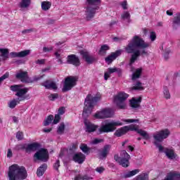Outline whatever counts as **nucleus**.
Instances as JSON below:
<instances>
[{
    "instance_id": "nucleus-1",
    "label": "nucleus",
    "mask_w": 180,
    "mask_h": 180,
    "mask_svg": "<svg viewBox=\"0 0 180 180\" xmlns=\"http://www.w3.org/2000/svg\"><path fill=\"white\" fill-rule=\"evenodd\" d=\"M149 46L150 44L144 41V39L140 36H134L124 48L126 53L132 54L129 60V65L134 64L140 56L147 54V51L144 49Z\"/></svg>"
},
{
    "instance_id": "nucleus-2",
    "label": "nucleus",
    "mask_w": 180,
    "mask_h": 180,
    "mask_svg": "<svg viewBox=\"0 0 180 180\" xmlns=\"http://www.w3.org/2000/svg\"><path fill=\"white\" fill-rule=\"evenodd\" d=\"M171 134V132L169 129H165L159 131H156L153 134V139L155 140L154 144L158 148L160 153H164L166 154L169 160H175L176 158V154L172 149L165 148L160 143H162L165 139H168V136Z\"/></svg>"
},
{
    "instance_id": "nucleus-3",
    "label": "nucleus",
    "mask_w": 180,
    "mask_h": 180,
    "mask_svg": "<svg viewBox=\"0 0 180 180\" xmlns=\"http://www.w3.org/2000/svg\"><path fill=\"white\" fill-rule=\"evenodd\" d=\"M26 169L18 165H13L9 167V180H22L26 179Z\"/></svg>"
},
{
    "instance_id": "nucleus-4",
    "label": "nucleus",
    "mask_w": 180,
    "mask_h": 180,
    "mask_svg": "<svg viewBox=\"0 0 180 180\" xmlns=\"http://www.w3.org/2000/svg\"><path fill=\"white\" fill-rule=\"evenodd\" d=\"M101 101V94H97L96 96H92V95H87L84 101V108L83 111V116L86 117L92 113V109L94 106L96 104V102Z\"/></svg>"
},
{
    "instance_id": "nucleus-5",
    "label": "nucleus",
    "mask_w": 180,
    "mask_h": 180,
    "mask_svg": "<svg viewBox=\"0 0 180 180\" xmlns=\"http://www.w3.org/2000/svg\"><path fill=\"white\" fill-rule=\"evenodd\" d=\"M99 4H101V0H86L85 13L87 20L92 19L96 11H99Z\"/></svg>"
},
{
    "instance_id": "nucleus-6",
    "label": "nucleus",
    "mask_w": 180,
    "mask_h": 180,
    "mask_svg": "<svg viewBox=\"0 0 180 180\" xmlns=\"http://www.w3.org/2000/svg\"><path fill=\"white\" fill-rule=\"evenodd\" d=\"M130 155L126 150L120 152V157H119V155H114V160L124 168H127L130 165Z\"/></svg>"
},
{
    "instance_id": "nucleus-7",
    "label": "nucleus",
    "mask_w": 180,
    "mask_h": 180,
    "mask_svg": "<svg viewBox=\"0 0 180 180\" xmlns=\"http://www.w3.org/2000/svg\"><path fill=\"white\" fill-rule=\"evenodd\" d=\"M123 123L117 121H112L108 123H102L101 127L98 129V131L100 134L101 133H110L112 131H115L116 130V127L122 126Z\"/></svg>"
},
{
    "instance_id": "nucleus-8",
    "label": "nucleus",
    "mask_w": 180,
    "mask_h": 180,
    "mask_svg": "<svg viewBox=\"0 0 180 180\" xmlns=\"http://www.w3.org/2000/svg\"><path fill=\"white\" fill-rule=\"evenodd\" d=\"M129 98V94L121 92L114 97V103L119 109H126V100Z\"/></svg>"
},
{
    "instance_id": "nucleus-9",
    "label": "nucleus",
    "mask_w": 180,
    "mask_h": 180,
    "mask_svg": "<svg viewBox=\"0 0 180 180\" xmlns=\"http://www.w3.org/2000/svg\"><path fill=\"white\" fill-rule=\"evenodd\" d=\"M77 85V77H68L65 79V83L63 88V92H67V91H71L74 86Z\"/></svg>"
},
{
    "instance_id": "nucleus-10",
    "label": "nucleus",
    "mask_w": 180,
    "mask_h": 180,
    "mask_svg": "<svg viewBox=\"0 0 180 180\" xmlns=\"http://www.w3.org/2000/svg\"><path fill=\"white\" fill-rule=\"evenodd\" d=\"M125 127H127V131L129 130L131 131H137L139 134L142 136L145 140H148L150 139V135L147 133V131L143 130V129H139V125L136 124H131L129 126H125Z\"/></svg>"
},
{
    "instance_id": "nucleus-11",
    "label": "nucleus",
    "mask_w": 180,
    "mask_h": 180,
    "mask_svg": "<svg viewBox=\"0 0 180 180\" xmlns=\"http://www.w3.org/2000/svg\"><path fill=\"white\" fill-rule=\"evenodd\" d=\"M112 116H113V114H112V110L109 108L103 109L94 115L96 119H106L108 117H112Z\"/></svg>"
},
{
    "instance_id": "nucleus-12",
    "label": "nucleus",
    "mask_w": 180,
    "mask_h": 180,
    "mask_svg": "<svg viewBox=\"0 0 180 180\" xmlns=\"http://www.w3.org/2000/svg\"><path fill=\"white\" fill-rule=\"evenodd\" d=\"M34 158H36L39 161H43L44 162H46L47 160H49V153H47V150H39L34 155Z\"/></svg>"
},
{
    "instance_id": "nucleus-13",
    "label": "nucleus",
    "mask_w": 180,
    "mask_h": 180,
    "mask_svg": "<svg viewBox=\"0 0 180 180\" xmlns=\"http://www.w3.org/2000/svg\"><path fill=\"white\" fill-rule=\"evenodd\" d=\"M80 54L83 60H84L87 64H93V63L96 61V58H95L94 56L88 51H80Z\"/></svg>"
},
{
    "instance_id": "nucleus-14",
    "label": "nucleus",
    "mask_w": 180,
    "mask_h": 180,
    "mask_svg": "<svg viewBox=\"0 0 180 180\" xmlns=\"http://www.w3.org/2000/svg\"><path fill=\"white\" fill-rule=\"evenodd\" d=\"M67 63L68 64H72V65H75V67H79L81 65L79 58L75 54L68 56Z\"/></svg>"
},
{
    "instance_id": "nucleus-15",
    "label": "nucleus",
    "mask_w": 180,
    "mask_h": 180,
    "mask_svg": "<svg viewBox=\"0 0 180 180\" xmlns=\"http://www.w3.org/2000/svg\"><path fill=\"white\" fill-rule=\"evenodd\" d=\"M29 91V89L24 88L22 89V87L19 89L18 92L15 94L16 96H18L19 100L22 102V101H25V99H30V96L26 95L27 94V91ZM26 95V96H25Z\"/></svg>"
},
{
    "instance_id": "nucleus-16",
    "label": "nucleus",
    "mask_w": 180,
    "mask_h": 180,
    "mask_svg": "<svg viewBox=\"0 0 180 180\" xmlns=\"http://www.w3.org/2000/svg\"><path fill=\"white\" fill-rule=\"evenodd\" d=\"M120 54H122V50L117 51L115 53H111L110 56H108L105 58V63L107 64H112V62L114 60H116V58H117Z\"/></svg>"
},
{
    "instance_id": "nucleus-17",
    "label": "nucleus",
    "mask_w": 180,
    "mask_h": 180,
    "mask_svg": "<svg viewBox=\"0 0 180 180\" xmlns=\"http://www.w3.org/2000/svg\"><path fill=\"white\" fill-rule=\"evenodd\" d=\"M29 54H30V50H25L20 52L10 53V56L11 58H16V57L23 58V57H26L27 56H29Z\"/></svg>"
},
{
    "instance_id": "nucleus-18",
    "label": "nucleus",
    "mask_w": 180,
    "mask_h": 180,
    "mask_svg": "<svg viewBox=\"0 0 180 180\" xmlns=\"http://www.w3.org/2000/svg\"><path fill=\"white\" fill-rule=\"evenodd\" d=\"M40 148V144L37 143H32L30 144H26L25 146V153H32L36 151Z\"/></svg>"
},
{
    "instance_id": "nucleus-19",
    "label": "nucleus",
    "mask_w": 180,
    "mask_h": 180,
    "mask_svg": "<svg viewBox=\"0 0 180 180\" xmlns=\"http://www.w3.org/2000/svg\"><path fill=\"white\" fill-rule=\"evenodd\" d=\"M15 78L20 79L21 82H27L29 76L27 75V72L20 70L16 73Z\"/></svg>"
},
{
    "instance_id": "nucleus-20",
    "label": "nucleus",
    "mask_w": 180,
    "mask_h": 180,
    "mask_svg": "<svg viewBox=\"0 0 180 180\" xmlns=\"http://www.w3.org/2000/svg\"><path fill=\"white\" fill-rule=\"evenodd\" d=\"M84 125L86 127V131H87L88 133H92V132L95 131V130H96V129H98L97 125L92 124L91 122H90L88 120L84 121Z\"/></svg>"
},
{
    "instance_id": "nucleus-21",
    "label": "nucleus",
    "mask_w": 180,
    "mask_h": 180,
    "mask_svg": "<svg viewBox=\"0 0 180 180\" xmlns=\"http://www.w3.org/2000/svg\"><path fill=\"white\" fill-rule=\"evenodd\" d=\"M46 89H57V84L51 80H46L41 84Z\"/></svg>"
},
{
    "instance_id": "nucleus-22",
    "label": "nucleus",
    "mask_w": 180,
    "mask_h": 180,
    "mask_svg": "<svg viewBox=\"0 0 180 180\" xmlns=\"http://www.w3.org/2000/svg\"><path fill=\"white\" fill-rule=\"evenodd\" d=\"M120 69L117 68H109L107 70V72L104 73V79L105 81H108V78L110 77V74H113V72H119Z\"/></svg>"
},
{
    "instance_id": "nucleus-23",
    "label": "nucleus",
    "mask_w": 180,
    "mask_h": 180,
    "mask_svg": "<svg viewBox=\"0 0 180 180\" xmlns=\"http://www.w3.org/2000/svg\"><path fill=\"white\" fill-rule=\"evenodd\" d=\"M73 160L75 162H77V164H82L85 161V155L81 153H76L73 156Z\"/></svg>"
},
{
    "instance_id": "nucleus-24",
    "label": "nucleus",
    "mask_w": 180,
    "mask_h": 180,
    "mask_svg": "<svg viewBox=\"0 0 180 180\" xmlns=\"http://www.w3.org/2000/svg\"><path fill=\"white\" fill-rule=\"evenodd\" d=\"M111 148L112 147L110 146V145H105L100 153L101 157H103V158H106V157L109 155V153L110 152Z\"/></svg>"
},
{
    "instance_id": "nucleus-25",
    "label": "nucleus",
    "mask_w": 180,
    "mask_h": 180,
    "mask_svg": "<svg viewBox=\"0 0 180 180\" xmlns=\"http://www.w3.org/2000/svg\"><path fill=\"white\" fill-rule=\"evenodd\" d=\"M139 172H140V169H135L132 171H129V172H125L123 174V178H131V176H134V175H137V174H139Z\"/></svg>"
},
{
    "instance_id": "nucleus-26",
    "label": "nucleus",
    "mask_w": 180,
    "mask_h": 180,
    "mask_svg": "<svg viewBox=\"0 0 180 180\" xmlns=\"http://www.w3.org/2000/svg\"><path fill=\"white\" fill-rule=\"evenodd\" d=\"M0 57L3 60H8L9 58V49L0 48Z\"/></svg>"
},
{
    "instance_id": "nucleus-27",
    "label": "nucleus",
    "mask_w": 180,
    "mask_h": 180,
    "mask_svg": "<svg viewBox=\"0 0 180 180\" xmlns=\"http://www.w3.org/2000/svg\"><path fill=\"white\" fill-rule=\"evenodd\" d=\"M126 133H127V127L125 126L116 130L115 132V136L117 137H122V136H124V134H126Z\"/></svg>"
},
{
    "instance_id": "nucleus-28",
    "label": "nucleus",
    "mask_w": 180,
    "mask_h": 180,
    "mask_svg": "<svg viewBox=\"0 0 180 180\" xmlns=\"http://www.w3.org/2000/svg\"><path fill=\"white\" fill-rule=\"evenodd\" d=\"M140 103H141V98L139 97L138 98H132L130 101V106L131 108H139L140 106Z\"/></svg>"
},
{
    "instance_id": "nucleus-29",
    "label": "nucleus",
    "mask_w": 180,
    "mask_h": 180,
    "mask_svg": "<svg viewBox=\"0 0 180 180\" xmlns=\"http://www.w3.org/2000/svg\"><path fill=\"white\" fill-rule=\"evenodd\" d=\"M46 169H47V165L44 164L40 166L37 171V176H43L44 172H46Z\"/></svg>"
},
{
    "instance_id": "nucleus-30",
    "label": "nucleus",
    "mask_w": 180,
    "mask_h": 180,
    "mask_svg": "<svg viewBox=\"0 0 180 180\" xmlns=\"http://www.w3.org/2000/svg\"><path fill=\"white\" fill-rule=\"evenodd\" d=\"M110 47H109V46H108L107 44L102 45L98 51L99 56H105L106 51H108V50H110Z\"/></svg>"
},
{
    "instance_id": "nucleus-31",
    "label": "nucleus",
    "mask_w": 180,
    "mask_h": 180,
    "mask_svg": "<svg viewBox=\"0 0 180 180\" xmlns=\"http://www.w3.org/2000/svg\"><path fill=\"white\" fill-rule=\"evenodd\" d=\"M131 89H132V91H144V86H143V83L136 82Z\"/></svg>"
},
{
    "instance_id": "nucleus-32",
    "label": "nucleus",
    "mask_w": 180,
    "mask_h": 180,
    "mask_svg": "<svg viewBox=\"0 0 180 180\" xmlns=\"http://www.w3.org/2000/svg\"><path fill=\"white\" fill-rule=\"evenodd\" d=\"M142 71H143L142 68L136 69L135 72H134L132 75V80L134 81V79H137L140 78Z\"/></svg>"
},
{
    "instance_id": "nucleus-33",
    "label": "nucleus",
    "mask_w": 180,
    "mask_h": 180,
    "mask_svg": "<svg viewBox=\"0 0 180 180\" xmlns=\"http://www.w3.org/2000/svg\"><path fill=\"white\" fill-rule=\"evenodd\" d=\"M20 102L21 101L19 100V98H14L8 103V107L11 109H15V108H16V105H18V103Z\"/></svg>"
},
{
    "instance_id": "nucleus-34",
    "label": "nucleus",
    "mask_w": 180,
    "mask_h": 180,
    "mask_svg": "<svg viewBox=\"0 0 180 180\" xmlns=\"http://www.w3.org/2000/svg\"><path fill=\"white\" fill-rule=\"evenodd\" d=\"M92 177L88 175L77 174L75 176L74 180H91Z\"/></svg>"
},
{
    "instance_id": "nucleus-35",
    "label": "nucleus",
    "mask_w": 180,
    "mask_h": 180,
    "mask_svg": "<svg viewBox=\"0 0 180 180\" xmlns=\"http://www.w3.org/2000/svg\"><path fill=\"white\" fill-rule=\"evenodd\" d=\"M51 8V3L50 1H42L41 9L42 11H49Z\"/></svg>"
},
{
    "instance_id": "nucleus-36",
    "label": "nucleus",
    "mask_w": 180,
    "mask_h": 180,
    "mask_svg": "<svg viewBox=\"0 0 180 180\" xmlns=\"http://www.w3.org/2000/svg\"><path fill=\"white\" fill-rule=\"evenodd\" d=\"M32 0H22L20 3V8H29Z\"/></svg>"
},
{
    "instance_id": "nucleus-37",
    "label": "nucleus",
    "mask_w": 180,
    "mask_h": 180,
    "mask_svg": "<svg viewBox=\"0 0 180 180\" xmlns=\"http://www.w3.org/2000/svg\"><path fill=\"white\" fill-rule=\"evenodd\" d=\"M121 18L123 20H127V22H130V13L129 11H124L122 15Z\"/></svg>"
},
{
    "instance_id": "nucleus-38",
    "label": "nucleus",
    "mask_w": 180,
    "mask_h": 180,
    "mask_svg": "<svg viewBox=\"0 0 180 180\" xmlns=\"http://www.w3.org/2000/svg\"><path fill=\"white\" fill-rule=\"evenodd\" d=\"M54 120V116L49 115L47 117V118L44 121V126H49L51 124V122Z\"/></svg>"
},
{
    "instance_id": "nucleus-39",
    "label": "nucleus",
    "mask_w": 180,
    "mask_h": 180,
    "mask_svg": "<svg viewBox=\"0 0 180 180\" xmlns=\"http://www.w3.org/2000/svg\"><path fill=\"white\" fill-rule=\"evenodd\" d=\"M23 86L20 84H15L10 86L11 91H13V92H19V90L22 88Z\"/></svg>"
},
{
    "instance_id": "nucleus-40",
    "label": "nucleus",
    "mask_w": 180,
    "mask_h": 180,
    "mask_svg": "<svg viewBox=\"0 0 180 180\" xmlns=\"http://www.w3.org/2000/svg\"><path fill=\"white\" fill-rule=\"evenodd\" d=\"M64 130H65V124H64V122H62L59 125L57 132L58 133V134H63L64 133Z\"/></svg>"
},
{
    "instance_id": "nucleus-41",
    "label": "nucleus",
    "mask_w": 180,
    "mask_h": 180,
    "mask_svg": "<svg viewBox=\"0 0 180 180\" xmlns=\"http://www.w3.org/2000/svg\"><path fill=\"white\" fill-rule=\"evenodd\" d=\"M80 149L84 153V154H88V153H89V148L85 143L80 145Z\"/></svg>"
},
{
    "instance_id": "nucleus-42",
    "label": "nucleus",
    "mask_w": 180,
    "mask_h": 180,
    "mask_svg": "<svg viewBox=\"0 0 180 180\" xmlns=\"http://www.w3.org/2000/svg\"><path fill=\"white\" fill-rule=\"evenodd\" d=\"M163 94L166 99H169L171 98V94H169L168 87H164Z\"/></svg>"
},
{
    "instance_id": "nucleus-43",
    "label": "nucleus",
    "mask_w": 180,
    "mask_h": 180,
    "mask_svg": "<svg viewBox=\"0 0 180 180\" xmlns=\"http://www.w3.org/2000/svg\"><path fill=\"white\" fill-rule=\"evenodd\" d=\"M55 56L58 60V63L59 64H63V58L61 57V53H60V51L55 52Z\"/></svg>"
},
{
    "instance_id": "nucleus-44",
    "label": "nucleus",
    "mask_w": 180,
    "mask_h": 180,
    "mask_svg": "<svg viewBox=\"0 0 180 180\" xmlns=\"http://www.w3.org/2000/svg\"><path fill=\"white\" fill-rule=\"evenodd\" d=\"M25 148H26V143L16 145V146L14 147V150H15V151H19V150H25Z\"/></svg>"
},
{
    "instance_id": "nucleus-45",
    "label": "nucleus",
    "mask_w": 180,
    "mask_h": 180,
    "mask_svg": "<svg viewBox=\"0 0 180 180\" xmlns=\"http://www.w3.org/2000/svg\"><path fill=\"white\" fill-rule=\"evenodd\" d=\"M172 23L180 25V13H179L176 14V16H174L173 19Z\"/></svg>"
},
{
    "instance_id": "nucleus-46",
    "label": "nucleus",
    "mask_w": 180,
    "mask_h": 180,
    "mask_svg": "<svg viewBox=\"0 0 180 180\" xmlns=\"http://www.w3.org/2000/svg\"><path fill=\"white\" fill-rule=\"evenodd\" d=\"M60 120L61 117L59 115L56 114L55 115V119L53 120V124H57V123H58Z\"/></svg>"
},
{
    "instance_id": "nucleus-47",
    "label": "nucleus",
    "mask_w": 180,
    "mask_h": 180,
    "mask_svg": "<svg viewBox=\"0 0 180 180\" xmlns=\"http://www.w3.org/2000/svg\"><path fill=\"white\" fill-rule=\"evenodd\" d=\"M64 113H65V108L64 107H60L59 109H58V114L59 116H61L62 115H64Z\"/></svg>"
},
{
    "instance_id": "nucleus-48",
    "label": "nucleus",
    "mask_w": 180,
    "mask_h": 180,
    "mask_svg": "<svg viewBox=\"0 0 180 180\" xmlns=\"http://www.w3.org/2000/svg\"><path fill=\"white\" fill-rule=\"evenodd\" d=\"M57 98H58V94H51L49 96V99L50 101H54L55 99H57Z\"/></svg>"
},
{
    "instance_id": "nucleus-49",
    "label": "nucleus",
    "mask_w": 180,
    "mask_h": 180,
    "mask_svg": "<svg viewBox=\"0 0 180 180\" xmlns=\"http://www.w3.org/2000/svg\"><path fill=\"white\" fill-rule=\"evenodd\" d=\"M150 39L151 41H154L157 39V35L155 32H151L150 34Z\"/></svg>"
},
{
    "instance_id": "nucleus-50",
    "label": "nucleus",
    "mask_w": 180,
    "mask_h": 180,
    "mask_svg": "<svg viewBox=\"0 0 180 180\" xmlns=\"http://www.w3.org/2000/svg\"><path fill=\"white\" fill-rule=\"evenodd\" d=\"M32 32H34V30H33V28H31V29L22 30V34H29V33H32Z\"/></svg>"
},
{
    "instance_id": "nucleus-51",
    "label": "nucleus",
    "mask_w": 180,
    "mask_h": 180,
    "mask_svg": "<svg viewBox=\"0 0 180 180\" xmlns=\"http://www.w3.org/2000/svg\"><path fill=\"white\" fill-rule=\"evenodd\" d=\"M60 167V160H56V162H55V164L53 165V168L54 169H56V171H58V168Z\"/></svg>"
},
{
    "instance_id": "nucleus-52",
    "label": "nucleus",
    "mask_w": 180,
    "mask_h": 180,
    "mask_svg": "<svg viewBox=\"0 0 180 180\" xmlns=\"http://www.w3.org/2000/svg\"><path fill=\"white\" fill-rule=\"evenodd\" d=\"M6 78H9V72H6L3 76L0 77V81L2 82Z\"/></svg>"
},
{
    "instance_id": "nucleus-53",
    "label": "nucleus",
    "mask_w": 180,
    "mask_h": 180,
    "mask_svg": "<svg viewBox=\"0 0 180 180\" xmlns=\"http://www.w3.org/2000/svg\"><path fill=\"white\" fill-rule=\"evenodd\" d=\"M171 53V51L169 49H167L165 51L164 57L166 60H168L169 58V54Z\"/></svg>"
},
{
    "instance_id": "nucleus-54",
    "label": "nucleus",
    "mask_w": 180,
    "mask_h": 180,
    "mask_svg": "<svg viewBox=\"0 0 180 180\" xmlns=\"http://www.w3.org/2000/svg\"><path fill=\"white\" fill-rule=\"evenodd\" d=\"M36 64H38L39 65H41L46 63V60L44 59H38L35 61Z\"/></svg>"
},
{
    "instance_id": "nucleus-55",
    "label": "nucleus",
    "mask_w": 180,
    "mask_h": 180,
    "mask_svg": "<svg viewBox=\"0 0 180 180\" xmlns=\"http://www.w3.org/2000/svg\"><path fill=\"white\" fill-rule=\"evenodd\" d=\"M137 120L134 119H128V120H122V122H125L126 123H134V122H138Z\"/></svg>"
},
{
    "instance_id": "nucleus-56",
    "label": "nucleus",
    "mask_w": 180,
    "mask_h": 180,
    "mask_svg": "<svg viewBox=\"0 0 180 180\" xmlns=\"http://www.w3.org/2000/svg\"><path fill=\"white\" fill-rule=\"evenodd\" d=\"M16 139L18 140H22L23 139V133L18 132L16 134Z\"/></svg>"
},
{
    "instance_id": "nucleus-57",
    "label": "nucleus",
    "mask_w": 180,
    "mask_h": 180,
    "mask_svg": "<svg viewBox=\"0 0 180 180\" xmlns=\"http://www.w3.org/2000/svg\"><path fill=\"white\" fill-rule=\"evenodd\" d=\"M120 5H121L122 9H124V10L127 9V1H122V2H121Z\"/></svg>"
},
{
    "instance_id": "nucleus-58",
    "label": "nucleus",
    "mask_w": 180,
    "mask_h": 180,
    "mask_svg": "<svg viewBox=\"0 0 180 180\" xmlns=\"http://www.w3.org/2000/svg\"><path fill=\"white\" fill-rule=\"evenodd\" d=\"M96 172H98V174H102V172L105 171V168H103V167H99L96 169Z\"/></svg>"
},
{
    "instance_id": "nucleus-59",
    "label": "nucleus",
    "mask_w": 180,
    "mask_h": 180,
    "mask_svg": "<svg viewBox=\"0 0 180 180\" xmlns=\"http://www.w3.org/2000/svg\"><path fill=\"white\" fill-rule=\"evenodd\" d=\"M180 24H175L174 22H172V27L173 29V30H178V28L179 27Z\"/></svg>"
},
{
    "instance_id": "nucleus-60",
    "label": "nucleus",
    "mask_w": 180,
    "mask_h": 180,
    "mask_svg": "<svg viewBox=\"0 0 180 180\" xmlns=\"http://www.w3.org/2000/svg\"><path fill=\"white\" fill-rule=\"evenodd\" d=\"M51 50H53V47H46V46H44L43 48V51L44 53H49V51H51Z\"/></svg>"
},
{
    "instance_id": "nucleus-61",
    "label": "nucleus",
    "mask_w": 180,
    "mask_h": 180,
    "mask_svg": "<svg viewBox=\"0 0 180 180\" xmlns=\"http://www.w3.org/2000/svg\"><path fill=\"white\" fill-rule=\"evenodd\" d=\"M12 155H13V154L12 153V149H8L7 153L8 158H11Z\"/></svg>"
},
{
    "instance_id": "nucleus-62",
    "label": "nucleus",
    "mask_w": 180,
    "mask_h": 180,
    "mask_svg": "<svg viewBox=\"0 0 180 180\" xmlns=\"http://www.w3.org/2000/svg\"><path fill=\"white\" fill-rule=\"evenodd\" d=\"M101 141H103L102 139H96L93 141V144H98V143H101Z\"/></svg>"
},
{
    "instance_id": "nucleus-63",
    "label": "nucleus",
    "mask_w": 180,
    "mask_h": 180,
    "mask_svg": "<svg viewBox=\"0 0 180 180\" xmlns=\"http://www.w3.org/2000/svg\"><path fill=\"white\" fill-rule=\"evenodd\" d=\"M43 131L44 133H50V131H51V128H49V129H43Z\"/></svg>"
},
{
    "instance_id": "nucleus-64",
    "label": "nucleus",
    "mask_w": 180,
    "mask_h": 180,
    "mask_svg": "<svg viewBox=\"0 0 180 180\" xmlns=\"http://www.w3.org/2000/svg\"><path fill=\"white\" fill-rule=\"evenodd\" d=\"M13 122L14 123H18V122H19V120L16 117H13Z\"/></svg>"
}]
</instances>
